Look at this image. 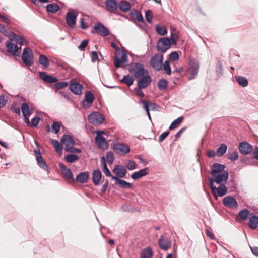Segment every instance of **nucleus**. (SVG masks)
<instances>
[{
	"label": "nucleus",
	"instance_id": "nucleus-1",
	"mask_svg": "<svg viewBox=\"0 0 258 258\" xmlns=\"http://www.w3.org/2000/svg\"><path fill=\"white\" fill-rule=\"evenodd\" d=\"M128 71L135 78H139L145 74L149 73L144 69V65L139 62L131 63L128 66Z\"/></svg>",
	"mask_w": 258,
	"mask_h": 258
},
{
	"label": "nucleus",
	"instance_id": "nucleus-2",
	"mask_svg": "<svg viewBox=\"0 0 258 258\" xmlns=\"http://www.w3.org/2000/svg\"><path fill=\"white\" fill-rule=\"evenodd\" d=\"M228 176L229 174L227 171H224L221 174L212 175L211 177L209 178L210 186L215 185L214 183L217 184H225L227 181Z\"/></svg>",
	"mask_w": 258,
	"mask_h": 258
},
{
	"label": "nucleus",
	"instance_id": "nucleus-3",
	"mask_svg": "<svg viewBox=\"0 0 258 258\" xmlns=\"http://www.w3.org/2000/svg\"><path fill=\"white\" fill-rule=\"evenodd\" d=\"M163 55L160 53L155 54L150 59V66L156 71H160L163 67Z\"/></svg>",
	"mask_w": 258,
	"mask_h": 258
},
{
	"label": "nucleus",
	"instance_id": "nucleus-4",
	"mask_svg": "<svg viewBox=\"0 0 258 258\" xmlns=\"http://www.w3.org/2000/svg\"><path fill=\"white\" fill-rule=\"evenodd\" d=\"M171 43L168 37H163L159 39L157 45L158 51L165 53L170 48Z\"/></svg>",
	"mask_w": 258,
	"mask_h": 258
},
{
	"label": "nucleus",
	"instance_id": "nucleus-5",
	"mask_svg": "<svg viewBox=\"0 0 258 258\" xmlns=\"http://www.w3.org/2000/svg\"><path fill=\"white\" fill-rule=\"evenodd\" d=\"M88 119L90 123L99 125L103 122L104 117L101 113L98 112H93L88 115Z\"/></svg>",
	"mask_w": 258,
	"mask_h": 258
},
{
	"label": "nucleus",
	"instance_id": "nucleus-6",
	"mask_svg": "<svg viewBox=\"0 0 258 258\" xmlns=\"http://www.w3.org/2000/svg\"><path fill=\"white\" fill-rule=\"evenodd\" d=\"M34 152L36 155V160L38 165L42 169L46 171L48 173H50V169L42 156L40 150L35 149Z\"/></svg>",
	"mask_w": 258,
	"mask_h": 258
},
{
	"label": "nucleus",
	"instance_id": "nucleus-7",
	"mask_svg": "<svg viewBox=\"0 0 258 258\" xmlns=\"http://www.w3.org/2000/svg\"><path fill=\"white\" fill-rule=\"evenodd\" d=\"M23 62L27 66H30L33 63V54L31 50L28 48H25L22 56Z\"/></svg>",
	"mask_w": 258,
	"mask_h": 258
},
{
	"label": "nucleus",
	"instance_id": "nucleus-8",
	"mask_svg": "<svg viewBox=\"0 0 258 258\" xmlns=\"http://www.w3.org/2000/svg\"><path fill=\"white\" fill-rule=\"evenodd\" d=\"M113 149L117 154L123 156L130 151L129 146L121 143H117L114 144Z\"/></svg>",
	"mask_w": 258,
	"mask_h": 258
},
{
	"label": "nucleus",
	"instance_id": "nucleus-9",
	"mask_svg": "<svg viewBox=\"0 0 258 258\" xmlns=\"http://www.w3.org/2000/svg\"><path fill=\"white\" fill-rule=\"evenodd\" d=\"M211 191L215 198H217L218 196L223 197L227 191V188L225 184H220L218 187H216L215 185L210 186Z\"/></svg>",
	"mask_w": 258,
	"mask_h": 258
},
{
	"label": "nucleus",
	"instance_id": "nucleus-10",
	"mask_svg": "<svg viewBox=\"0 0 258 258\" xmlns=\"http://www.w3.org/2000/svg\"><path fill=\"white\" fill-rule=\"evenodd\" d=\"M223 203L225 206L231 209H236L238 204L235 198L231 196H227L223 199Z\"/></svg>",
	"mask_w": 258,
	"mask_h": 258
},
{
	"label": "nucleus",
	"instance_id": "nucleus-11",
	"mask_svg": "<svg viewBox=\"0 0 258 258\" xmlns=\"http://www.w3.org/2000/svg\"><path fill=\"white\" fill-rule=\"evenodd\" d=\"M199 68V64L197 60L194 59H190L189 60V67L188 71L191 74L189 77V79L191 80L195 78V76L197 75Z\"/></svg>",
	"mask_w": 258,
	"mask_h": 258
},
{
	"label": "nucleus",
	"instance_id": "nucleus-12",
	"mask_svg": "<svg viewBox=\"0 0 258 258\" xmlns=\"http://www.w3.org/2000/svg\"><path fill=\"white\" fill-rule=\"evenodd\" d=\"M138 81V86L140 89L146 88L150 84L152 79L149 74H145L143 76L139 78Z\"/></svg>",
	"mask_w": 258,
	"mask_h": 258
},
{
	"label": "nucleus",
	"instance_id": "nucleus-13",
	"mask_svg": "<svg viewBox=\"0 0 258 258\" xmlns=\"http://www.w3.org/2000/svg\"><path fill=\"white\" fill-rule=\"evenodd\" d=\"M78 13L74 11H69L66 15V20L69 27H73L76 24Z\"/></svg>",
	"mask_w": 258,
	"mask_h": 258
},
{
	"label": "nucleus",
	"instance_id": "nucleus-14",
	"mask_svg": "<svg viewBox=\"0 0 258 258\" xmlns=\"http://www.w3.org/2000/svg\"><path fill=\"white\" fill-rule=\"evenodd\" d=\"M93 29L96 30V33L102 37H106L109 35L108 29L100 22L96 23Z\"/></svg>",
	"mask_w": 258,
	"mask_h": 258
},
{
	"label": "nucleus",
	"instance_id": "nucleus-15",
	"mask_svg": "<svg viewBox=\"0 0 258 258\" xmlns=\"http://www.w3.org/2000/svg\"><path fill=\"white\" fill-rule=\"evenodd\" d=\"M69 88L70 90L76 95H81L84 87L78 82H71L70 84Z\"/></svg>",
	"mask_w": 258,
	"mask_h": 258
},
{
	"label": "nucleus",
	"instance_id": "nucleus-16",
	"mask_svg": "<svg viewBox=\"0 0 258 258\" xmlns=\"http://www.w3.org/2000/svg\"><path fill=\"white\" fill-rule=\"evenodd\" d=\"M252 146L246 142H243L239 144V150L243 155H246L252 151Z\"/></svg>",
	"mask_w": 258,
	"mask_h": 258
},
{
	"label": "nucleus",
	"instance_id": "nucleus-17",
	"mask_svg": "<svg viewBox=\"0 0 258 258\" xmlns=\"http://www.w3.org/2000/svg\"><path fill=\"white\" fill-rule=\"evenodd\" d=\"M149 169L146 167L144 169H142L139 171L134 172L131 175V177L134 180H137L147 175L149 173Z\"/></svg>",
	"mask_w": 258,
	"mask_h": 258
},
{
	"label": "nucleus",
	"instance_id": "nucleus-18",
	"mask_svg": "<svg viewBox=\"0 0 258 258\" xmlns=\"http://www.w3.org/2000/svg\"><path fill=\"white\" fill-rule=\"evenodd\" d=\"M225 165L218 163H214L211 166V175H215L222 173L225 168Z\"/></svg>",
	"mask_w": 258,
	"mask_h": 258
},
{
	"label": "nucleus",
	"instance_id": "nucleus-19",
	"mask_svg": "<svg viewBox=\"0 0 258 258\" xmlns=\"http://www.w3.org/2000/svg\"><path fill=\"white\" fill-rule=\"evenodd\" d=\"M11 41L12 40L10 39L6 43V46L8 49V51L10 53H12L16 56H18L19 55L18 47L16 44L13 43Z\"/></svg>",
	"mask_w": 258,
	"mask_h": 258
},
{
	"label": "nucleus",
	"instance_id": "nucleus-20",
	"mask_svg": "<svg viewBox=\"0 0 258 258\" xmlns=\"http://www.w3.org/2000/svg\"><path fill=\"white\" fill-rule=\"evenodd\" d=\"M39 76L41 79L43 80L44 82L47 83H56L58 81V79L51 75H48L45 72H40Z\"/></svg>",
	"mask_w": 258,
	"mask_h": 258
},
{
	"label": "nucleus",
	"instance_id": "nucleus-21",
	"mask_svg": "<svg viewBox=\"0 0 258 258\" xmlns=\"http://www.w3.org/2000/svg\"><path fill=\"white\" fill-rule=\"evenodd\" d=\"M95 142L98 145L99 148L104 150L108 147L107 142L105 141L104 137L102 136L99 133H97L95 137Z\"/></svg>",
	"mask_w": 258,
	"mask_h": 258
},
{
	"label": "nucleus",
	"instance_id": "nucleus-22",
	"mask_svg": "<svg viewBox=\"0 0 258 258\" xmlns=\"http://www.w3.org/2000/svg\"><path fill=\"white\" fill-rule=\"evenodd\" d=\"M112 171L119 178L124 177L127 173L125 168L119 165H115Z\"/></svg>",
	"mask_w": 258,
	"mask_h": 258
},
{
	"label": "nucleus",
	"instance_id": "nucleus-23",
	"mask_svg": "<svg viewBox=\"0 0 258 258\" xmlns=\"http://www.w3.org/2000/svg\"><path fill=\"white\" fill-rule=\"evenodd\" d=\"M105 4L107 10L111 13H115L118 7L115 0H106Z\"/></svg>",
	"mask_w": 258,
	"mask_h": 258
},
{
	"label": "nucleus",
	"instance_id": "nucleus-24",
	"mask_svg": "<svg viewBox=\"0 0 258 258\" xmlns=\"http://www.w3.org/2000/svg\"><path fill=\"white\" fill-rule=\"evenodd\" d=\"M127 62V55L123 51L121 53L120 58L115 57L114 58V66L118 68L121 67V63H124Z\"/></svg>",
	"mask_w": 258,
	"mask_h": 258
},
{
	"label": "nucleus",
	"instance_id": "nucleus-25",
	"mask_svg": "<svg viewBox=\"0 0 258 258\" xmlns=\"http://www.w3.org/2000/svg\"><path fill=\"white\" fill-rule=\"evenodd\" d=\"M61 142L65 145L66 148H69L75 144V142L73 139V137L68 134L63 135L62 137Z\"/></svg>",
	"mask_w": 258,
	"mask_h": 258
},
{
	"label": "nucleus",
	"instance_id": "nucleus-26",
	"mask_svg": "<svg viewBox=\"0 0 258 258\" xmlns=\"http://www.w3.org/2000/svg\"><path fill=\"white\" fill-rule=\"evenodd\" d=\"M102 175L100 170H94L92 173V182L97 186L99 185Z\"/></svg>",
	"mask_w": 258,
	"mask_h": 258
},
{
	"label": "nucleus",
	"instance_id": "nucleus-27",
	"mask_svg": "<svg viewBox=\"0 0 258 258\" xmlns=\"http://www.w3.org/2000/svg\"><path fill=\"white\" fill-rule=\"evenodd\" d=\"M159 245L162 249L166 250L171 247V241L168 239H165L161 236L158 240Z\"/></svg>",
	"mask_w": 258,
	"mask_h": 258
},
{
	"label": "nucleus",
	"instance_id": "nucleus-28",
	"mask_svg": "<svg viewBox=\"0 0 258 258\" xmlns=\"http://www.w3.org/2000/svg\"><path fill=\"white\" fill-rule=\"evenodd\" d=\"M89 178V175L87 172H81L77 176L76 180L81 183H86L88 182Z\"/></svg>",
	"mask_w": 258,
	"mask_h": 258
},
{
	"label": "nucleus",
	"instance_id": "nucleus-29",
	"mask_svg": "<svg viewBox=\"0 0 258 258\" xmlns=\"http://www.w3.org/2000/svg\"><path fill=\"white\" fill-rule=\"evenodd\" d=\"M251 215L249 211L246 209H243L239 211L238 213L237 218L239 217L242 220L245 221L249 218V217Z\"/></svg>",
	"mask_w": 258,
	"mask_h": 258
},
{
	"label": "nucleus",
	"instance_id": "nucleus-30",
	"mask_svg": "<svg viewBox=\"0 0 258 258\" xmlns=\"http://www.w3.org/2000/svg\"><path fill=\"white\" fill-rule=\"evenodd\" d=\"M119 9L123 12H127L131 9V4L125 0L120 1L118 4Z\"/></svg>",
	"mask_w": 258,
	"mask_h": 258
},
{
	"label": "nucleus",
	"instance_id": "nucleus-31",
	"mask_svg": "<svg viewBox=\"0 0 258 258\" xmlns=\"http://www.w3.org/2000/svg\"><path fill=\"white\" fill-rule=\"evenodd\" d=\"M131 16L132 18L136 19L138 21L140 22H144L143 17L140 12L137 10H134L130 13Z\"/></svg>",
	"mask_w": 258,
	"mask_h": 258
},
{
	"label": "nucleus",
	"instance_id": "nucleus-32",
	"mask_svg": "<svg viewBox=\"0 0 258 258\" xmlns=\"http://www.w3.org/2000/svg\"><path fill=\"white\" fill-rule=\"evenodd\" d=\"M50 141L54 147L55 151L58 153H61L62 152V146L59 142L53 139H50Z\"/></svg>",
	"mask_w": 258,
	"mask_h": 258
},
{
	"label": "nucleus",
	"instance_id": "nucleus-33",
	"mask_svg": "<svg viewBox=\"0 0 258 258\" xmlns=\"http://www.w3.org/2000/svg\"><path fill=\"white\" fill-rule=\"evenodd\" d=\"M249 227L252 229H255L258 227V216L256 215L252 216L249 219Z\"/></svg>",
	"mask_w": 258,
	"mask_h": 258
},
{
	"label": "nucleus",
	"instance_id": "nucleus-34",
	"mask_svg": "<svg viewBox=\"0 0 258 258\" xmlns=\"http://www.w3.org/2000/svg\"><path fill=\"white\" fill-rule=\"evenodd\" d=\"M101 163L103 167V172L104 173V174L107 176L110 177L111 176V172L110 170L108 169L106 163L105 158L104 156L102 157L101 158Z\"/></svg>",
	"mask_w": 258,
	"mask_h": 258
},
{
	"label": "nucleus",
	"instance_id": "nucleus-35",
	"mask_svg": "<svg viewBox=\"0 0 258 258\" xmlns=\"http://www.w3.org/2000/svg\"><path fill=\"white\" fill-rule=\"evenodd\" d=\"M153 255V252L151 248L148 247L142 250L141 254V258H151Z\"/></svg>",
	"mask_w": 258,
	"mask_h": 258
},
{
	"label": "nucleus",
	"instance_id": "nucleus-36",
	"mask_svg": "<svg viewBox=\"0 0 258 258\" xmlns=\"http://www.w3.org/2000/svg\"><path fill=\"white\" fill-rule=\"evenodd\" d=\"M38 62L40 64L47 68L49 66V60L47 57L43 54L40 55L38 59Z\"/></svg>",
	"mask_w": 258,
	"mask_h": 258
},
{
	"label": "nucleus",
	"instance_id": "nucleus-37",
	"mask_svg": "<svg viewBox=\"0 0 258 258\" xmlns=\"http://www.w3.org/2000/svg\"><path fill=\"white\" fill-rule=\"evenodd\" d=\"M12 41H15L17 43L23 45L24 44L25 40L24 37L21 35L14 33Z\"/></svg>",
	"mask_w": 258,
	"mask_h": 258
},
{
	"label": "nucleus",
	"instance_id": "nucleus-38",
	"mask_svg": "<svg viewBox=\"0 0 258 258\" xmlns=\"http://www.w3.org/2000/svg\"><path fill=\"white\" fill-rule=\"evenodd\" d=\"M59 9L60 8L59 6L56 4H48L46 6L47 11L48 12H50L52 13H55L57 12L59 10Z\"/></svg>",
	"mask_w": 258,
	"mask_h": 258
},
{
	"label": "nucleus",
	"instance_id": "nucleus-39",
	"mask_svg": "<svg viewBox=\"0 0 258 258\" xmlns=\"http://www.w3.org/2000/svg\"><path fill=\"white\" fill-rule=\"evenodd\" d=\"M227 146L225 144H222L217 149L216 154L218 157L222 156L226 152Z\"/></svg>",
	"mask_w": 258,
	"mask_h": 258
},
{
	"label": "nucleus",
	"instance_id": "nucleus-40",
	"mask_svg": "<svg viewBox=\"0 0 258 258\" xmlns=\"http://www.w3.org/2000/svg\"><path fill=\"white\" fill-rule=\"evenodd\" d=\"M21 109L24 117H26V116H29L30 115V107L27 103H22Z\"/></svg>",
	"mask_w": 258,
	"mask_h": 258
},
{
	"label": "nucleus",
	"instance_id": "nucleus-41",
	"mask_svg": "<svg viewBox=\"0 0 258 258\" xmlns=\"http://www.w3.org/2000/svg\"><path fill=\"white\" fill-rule=\"evenodd\" d=\"M63 175L67 180H70L73 183L75 182L74 175L70 169L68 168L67 170L63 171Z\"/></svg>",
	"mask_w": 258,
	"mask_h": 258
},
{
	"label": "nucleus",
	"instance_id": "nucleus-42",
	"mask_svg": "<svg viewBox=\"0 0 258 258\" xmlns=\"http://www.w3.org/2000/svg\"><path fill=\"white\" fill-rule=\"evenodd\" d=\"M119 185V187L122 189H131L133 187V185L125 180L120 179L117 183Z\"/></svg>",
	"mask_w": 258,
	"mask_h": 258
},
{
	"label": "nucleus",
	"instance_id": "nucleus-43",
	"mask_svg": "<svg viewBox=\"0 0 258 258\" xmlns=\"http://www.w3.org/2000/svg\"><path fill=\"white\" fill-rule=\"evenodd\" d=\"M121 82L128 86H130L133 83L134 79L130 75H127L123 76Z\"/></svg>",
	"mask_w": 258,
	"mask_h": 258
},
{
	"label": "nucleus",
	"instance_id": "nucleus-44",
	"mask_svg": "<svg viewBox=\"0 0 258 258\" xmlns=\"http://www.w3.org/2000/svg\"><path fill=\"white\" fill-rule=\"evenodd\" d=\"M78 156L75 154H69L64 157L66 160L70 163H73L79 159Z\"/></svg>",
	"mask_w": 258,
	"mask_h": 258
},
{
	"label": "nucleus",
	"instance_id": "nucleus-45",
	"mask_svg": "<svg viewBox=\"0 0 258 258\" xmlns=\"http://www.w3.org/2000/svg\"><path fill=\"white\" fill-rule=\"evenodd\" d=\"M235 79L238 83L242 87H246L248 85V82L245 78L241 76H236Z\"/></svg>",
	"mask_w": 258,
	"mask_h": 258
},
{
	"label": "nucleus",
	"instance_id": "nucleus-46",
	"mask_svg": "<svg viewBox=\"0 0 258 258\" xmlns=\"http://www.w3.org/2000/svg\"><path fill=\"white\" fill-rule=\"evenodd\" d=\"M183 119V116H180L174 120L170 124L169 130H172L177 127V126L182 121Z\"/></svg>",
	"mask_w": 258,
	"mask_h": 258
},
{
	"label": "nucleus",
	"instance_id": "nucleus-47",
	"mask_svg": "<svg viewBox=\"0 0 258 258\" xmlns=\"http://www.w3.org/2000/svg\"><path fill=\"white\" fill-rule=\"evenodd\" d=\"M95 98H85L82 101V104L84 108H87L90 106L91 104H92Z\"/></svg>",
	"mask_w": 258,
	"mask_h": 258
},
{
	"label": "nucleus",
	"instance_id": "nucleus-48",
	"mask_svg": "<svg viewBox=\"0 0 258 258\" xmlns=\"http://www.w3.org/2000/svg\"><path fill=\"white\" fill-rule=\"evenodd\" d=\"M168 85V82L165 79H162L159 81L158 86L160 90H162L166 88Z\"/></svg>",
	"mask_w": 258,
	"mask_h": 258
},
{
	"label": "nucleus",
	"instance_id": "nucleus-49",
	"mask_svg": "<svg viewBox=\"0 0 258 258\" xmlns=\"http://www.w3.org/2000/svg\"><path fill=\"white\" fill-rule=\"evenodd\" d=\"M156 30L158 34L162 36L165 35L167 33V30L165 27L160 26L158 25L156 26Z\"/></svg>",
	"mask_w": 258,
	"mask_h": 258
},
{
	"label": "nucleus",
	"instance_id": "nucleus-50",
	"mask_svg": "<svg viewBox=\"0 0 258 258\" xmlns=\"http://www.w3.org/2000/svg\"><path fill=\"white\" fill-rule=\"evenodd\" d=\"M136 162L131 160H129L125 163V167L130 170H133L136 168Z\"/></svg>",
	"mask_w": 258,
	"mask_h": 258
},
{
	"label": "nucleus",
	"instance_id": "nucleus-51",
	"mask_svg": "<svg viewBox=\"0 0 258 258\" xmlns=\"http://www.w3.org/2000/svg\"><path fill=\"white\" fill-rule=\"evenodd\" d=\"M179 54L176 51H173L169 55V60L175 61L179 59Z\"/></svg>",
	"mask_w": 258,
	"mask_h": 258
},
{
	"label": "nucleus",
	"instance_id": "nucleus-52",
	"mask_svg": "<svg viewBox=\"0 0 258 258\" xmlns=\"http://www.w3.org/2000/svg\"><path fill=\"white\" fill-rule=\"evenodd\" d=\"M163 66L165 73L168 75H170L171 74V70L169 60L165 61L164 63L163 64Z\"/></svg>",
	"mask_w": 258,
	"mask_h": 258
},
{
	"label": "nucleus",
	"instance_id": "nucleus-53",
	"mask_svg": "<svg viewBox=\"0 0 258 258\" xmlns=\"http://www.w3.org/2000/svg\"><path fill=\"white\" fill-rule=\"evenodd\" d=\"M140 103L142 105L143 108L146 111L150 110L149 108V101L145 99H141L140 100Z\"/></svg>",
	"mask_w": 258,
	"mask_h": 258
},
{
	"label": "nucleus",
	"instance_id": "nucleus-54",
	"mask_svg": "<svg viewBox=\"0 0 258 258\" xmlns=\"http://www.w3.org/2000/svg\"><path fill=\"white\" fill-rule=\"evenodd\" d=\"M106 157L107 159V161L108 162V163L111 164L114 160V157L113 155V153L112 151H109L107 152L106 154Z\"/></svg>",
	"mask_w": 258,
	"mask_h": 258
},
{
	"label": "nucleus",
	"instance_id": "nucleus-55",
	"mask_svg": "<svg viewBox=\"0 0 258 258\" xmlns=\"http://www.w3.org/2000/svg\"><path fill=\"white\" fill-rule=\"evenodd\" d=\"M74 146H71L69 148H65V150L67 152H70L71 153H79L82 152L81 150L79 148H77L73 147Z\"/></svg>",
	"mask_w": 258,
	"mask_h": 258
},
{
	"label": "nucleus",
	"instance_id": "nucleus-56",
	"mask_svg": "<svg viewBox=\"0 0 258 258\" xmlns=\"http://www.w3.org/2000/svg\"><path fill=\"white\" fill-rule=\"evenodd\" d=\"M52 128L55 134H58L60 130V124L57 121H54L52 125Z\"/></svg>",
	"mask_w": 258,
	"mask_h": 258
},
{
	"label": "nucleus",
	"instance_id": "nucleus-57",
	"mask_svg": "<svg viewBox=\"0 0 258 258\" xmlns=\"http://www.w3.org/2000/svg\"><path fill=\"white\" fill-rule=\"evenodd\" d=\"M89 43V40L88 39L84 40L82 41L81 44L78 46V49L81 51H84L85 48L87 47Z\"/></svg>",
	"mask_w": 258,
	"mask_h": 258
},
{
	"label": "nucleus",
	"instance_id": "nucleus-58",
	"mask_svg": "<svg viewBox=\"0 0 258 258\" xmlns=\"http://www.w3.org/2000/svg\"><path fill=\"white\" fill-rule=\"evenodd\" d=\"M145 17L146 20L149 23H151L152 22V20L153 19V14L152 12L150 10H148L146 11L145 14Z\"/></svg>",
	"mask_w": 258,
	"mask_h": 258
},
{
	"label": "nucleus",
	"instance_id": "nucleus-59",
	"mask_svg": "<svg viewBox=\"0 0 258 258\" xmlns=\"http://www.w3.org/2000/svg\"><path fill=\"white\" fill-rule=\"evenodd\" d=\"M228 158L232 161H236L238 158V153L237 151H234L229 154Z\"/></svg>",
	"mask_w": 258,
	"mask_h": 258
},
{
	"label": "nucleus",
	"instance_id": "nucleus-60",
	"mask_svg": "<svg viewBox=\"0 0 258 258\" xmlns=\"http://www.w3.org/2000/svg\"><path fill=\"white\" fill-rule=\"evenodd\" d=\"M40 118L39 117L36 116L33 118L31 121L30 127H37Z\"/></svg>",
	"mask_w": 258,
	"mask_h": 258
},
{
	"label": "nucleus",
	"instance_id": "nucleus-61",
	"mask_svg": "<svg viewBox=\"0 0 258 258\" xmlns=\"http://www.w3.org/2000/svg\"><path fill=\"white\" fill-rule=\"evenodd\" d=\"M68 85V83L65 81L57 82L55 86L57 89H63Z\"/></svg>",
	"mask_w": 258,
	"mask_h": 258
},
{
	"label": "nucleus",
	"instance_id": "nucleus-62",
	"mask_svg": "<svg viewBox=\"0 0 258 258\" xmlns=\"http://www.w3.org/2000/svg\"><path fill=\"white\" fill-rule=\"evenodd\" d=\"M178 36L175 33H172L170 39L171 44L175 45L177 43Z\"/></svg>",
	"mask_w": 258,
	"mask_h": 258
},
{
	"label": "nucleus",
	"instance_id": "nucleus-63",
	"mask_svg": "<svg viewBox=\"0 0 258 258\" xmlns=\"http://www.w3.org/2000/svg\"><path fill=\"white\" fill-rule=\"evenodd\" d=\"M170 132L169 131H166L163 133L159 138V141L160 142H162L163 140L169 135Z\"/></svg>",
	"mask_w": 258,
	"mask_h": 258
},
{
	"label": "nucleus",
	"instance_id": "nucleus-64",
	"mask_svg": "<svg viewBox=\"0 0 258 258\" xmlns=\"http://www.w3.org/2000/svg\"><path fill=\"white\" fill-rule=\"evenodd\" d=\"M91 57L93 62H96L98 59L97 53L95 51H92L91 52Z\"/></svg>",
	"mask_w": 258,
	"mask_h": 258
}]
</instances>
